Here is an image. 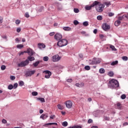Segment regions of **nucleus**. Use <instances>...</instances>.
<instances>
[{
  "label": "nucleus",
  "mask_w": 128,
  "mask_h": 128,
  "mask_svg": "<svg viewBox=\"0 0 128 128\" xmlns=\"http://www.w3.org/2000/svg\"><path fill=\"white\" fill-rule=\"evenodd\" d=\"M34 57L29 56L28 57V60H26L25 61L21 62L20 63L18 64V68H22L24 66H28V64H30V62H32V60H34Z\"/></svg>",
  "instance_id": "f257e3e1"
},
{
  "label": "nucleus",
  "mask_w": 128,
  "mask_h": 128,
  "mask_svg": "<svg viewBox=\"0 0 128 128\" xmlns=\"http://www.w3.org/2000/svg\"><path fill=\"white\" fill-rule=\"evenodd\" d=\"M108 86L110 88H118L120 86V84L117 80L112 79L109 81Z\"/></svg>",
  "instance_id": "f03ea898"
},
{
  "label": "nucleus",
  "mask_w": 128,
  "mask_h": 128,
  "mask_svg": "<svg viewBox=\"0 0 128 128\" xmlns=\"http://www.w3.org/2000/svg\"><path fill=\"white\" fill-rule=\"evenodd\" d=\"M96 6V10L98 12H102L104 8V4H100V2H98V4L95 5Z\"/></svg>",
  "instance_id": "7ed1b4c3"
},
{
  "label": "nucleus",
  "mask_w": 128,
  "mask_h": 128,
  "mask_svg": "<svg viewBox=\"0 0 128 128\" xmlns=\"http://www.w3.org/2000/svg\"><path fill=\"white\" fill-rule=\"evenodd\" d=\"M66 44H68V40L66 39L61 40L57 42V46L60 48L64 46H66Z\"/></svg>",
  "instance_id": "20e7f679"
},
{
  "label": "nucleus",
  "mask_w": 128,
  "mask_h": 128,
  "mask_svg": "<svg viewBox=\"0 0 128 128\" xmlns=\"http://www.w3.org/2000/svg\"><path fill=\"white\" fill-rule=\"evenodd\" d=\"M100 62H102L100 58H94L90 64L94 65V64H100Z\"/></svg>",
  "instance_id": "39448f33"
},
{
  "label": "nucleus",
  "mask_w": 128,
  "mask_h": 128,
  "mask_svg": "<svg viewBox=\"0 0 128 128\" xmlns=\"http://www.w3.org/2000/svg\"><path fill=\"white\" fill-rule=\"evenodd\" d=\"M64 104H66L67 108H72V102L70 100H67L64 102Z\"/></svg>",
  "instance_id": "423d86ee"
},
{
  "label": "nucleus",
  "mask_w": 128,
  "mask_h": 128,
  "mask_svg": "<svg viewBox=\"0 0 128 128\" xmlns=\"http://www.w3.org/2000/svg\"><path fill=\"white\" fill-rule=\"evenodd\" d=\"M96 4H98V1H95L90 6H86L85 7V9L86 10H92V8H94V6H96Z\"/></svg>",
  "instance_id": "0eeeda50"
},
{
  "label": "nucleus",
  "mask_w": 128,
  "mask_h": 128,
  "mask_svg": "<svg viewBox=\"0 0 128 128\" xmlns=\"http://www.w3.org/2000/svg\"><path fill=\"white\" fill-rule=\"evenodd\" d=\"M56 40H60L62 38V35L59 33H56L54 36Z\"/></svg>",
  "instance_id": "6e6552de"
},
{
  "label": "nucleus",
  "mask_w": 128,
  "mask_h": 128,
  "mask_svg": "<svg viewBox=\"0 0 128 128\" xmlns=\"http://www.w3.org/2000/svg\"><path fill=\"white\" fill-rule=\"evenodd\" d=\"M102 28L104 30H108L110 28V26L106 23L102 24Z\"/></svg>",
  "instance_id": "1a4fd4ad"
},
{
  "label": "nucleus",
  "mask_w": 128,
  "mask_h": 128,
  "mask_svg": "<svg viewBox=\"0 0 128 128\" xmlns=\"http://www.w3.org/2000/svg\"><path fill=\"white\" fill-rule=\"evenodd\" d=\"M43 72L46 74V78H50V76H52V72H50V70H45Z\"/></svg>",
  "instance_id": "9d476101"
},
{
  "label": "nucleus",
  "mask_w": 128,
  "mask_h": 128,
  "mask_svg": "<svg viewBox=\"0 0 128 128\" xmlns=\"http://www.w3.org/2000/svg\"><path fill=\"white\" fill-rule=\"evenodd\" d=\"M60 60V57L58 55H54L52 56L53 62H58Z\"/></svg>",
  "instance_id": "9b49d317"
},
{
  "label": "nucleus",
  "mask_w": 128,
  "mask_h": 128,
  "mask_svg": "<svg viewBox=\"0 0 128 128\" xmlns=\"http://www.w3.org/2000/svg\"><path fill=\"white\" fill-rule=\"evenodd\" d=\"M24 52H27V54H28L29 56H34V50L30 48H28L27 50V51H24Z\"/></svg>",
  "instance_id": "f8f14e48"
},
{
  "label": "nucleus",
  "mask_w": 128,
  "mask_h": 128,
  "mask_svg": "<svg viewBox=\"0 0 128 128\" xmlns=\"http://www.w3.org/2000/svg\"><path fill=\"white\" fill-rule=\"evenodd\" d=\"M36 70L30 71L26 72V76H32V74H34Z\"/></svg>",
  "instance_id": "ddd939ff"
},
{
  "label": "nucleus",
  "mask_w": 128,
  "mask_h": 128,
  "mask_svg": "<svg viewBox=\"0 0 128 128\" xmlns=\"http://www.w3.org/2000/svg\"><path fill=\"white\" fill-rule=\"evenodd\" d=\"M48 118V114H42L40 116V118H42V120H46Z\"/></svg>",
  "instance_id": "4468645a"
},
{
  "label": "nucleus",
  "mask_w": 128,
  "mask_h": 128,
  "mask_svg": "<svg viewBox=\"0 0 128 128\" xmlns=\"http://www.w3.org/2000/svg\"><path fill=\"white\" fill-rule=\"evenodd\" d=\"M76 86H78V88H82L84 86V82H82L80 84L76 83Z\"/></svg>",
  "instance_id": "2eb2a0df"
},
{
  "label": "nucleus",
  "mask_w": 128,
  "mask_h": 128,
  "mask_svg": "<svg viewBox=\"0 0 128 128\" xmlns=\"http://www.w3.org/2000/svg\"><path fill=\"white\" fill-rule=\"evenodd\" d=\"M63 30L66 32H70V30H72V28L68 26L64 27Z\"/></svg>",
  "instance_id": "dca6fc26"
},
{
  "label": "nucleus",
  "mask_w": 128,
  "mask_h": 128,
  "mask_svg": "<svg viewBox=\"0 0 128 128\" xmlns=\"http://www.w3.org/2000/svg\"><path fill=\"white\" fill-rule=\"evenodd\" d=\"M120 20H117L114 22V25L116 26H118L120 24Z\"/></svg>",
  "instance_id": "f3484780"
},
{
  "label": "nucleus",
  "mask_w": 128,
  "mask_h": 128,
  "mask_svg": "<svg viewBox=\"0 0 128 128\" xmlns=\"http://www.w3.org/2000/svg\"><path fill=\"white\" fill-rule=\"evenodd\" d=\"M52 124H56V126H58L57 123H48L44 125V126H52Z\"/></svg>",
  "instance_id": "a211bd4d"
},
{
  "label": "nucleus",
  "mask_w": 128,
  "mask_h": 128,
  "mask_svg": "<svg viewBox=\"0 0 128 128\" xmlns=\"http://www.w3.org/2000/svg\"><path fill=\"white\" fill-rule=\"evenodd\" d=\"M38 46L40 48H42V47L43 48H46V45H44V44L39 43L38 44Z\"/></svg>",
  "instance_id": "6ab92c4d"
},
{
  "label": "nucleus",
  "mask_w": 128,
  "mask_h": 128,
  "mask_svg": "<svg viewBox=\"0 0 128 128\" xmlns=\"http://www.w3.org/2000/svg\"><path fill=\"white\" fill-rule=\"evenodd\" d=\"M118 64V60H116V61H114L112 62L110 64L112 66H116V64Z\"/></svg>",
  "instance_id": "aec40b11"
},
{
  "label": "nucleus",
  "mask_w": 128,
  "mask_h": 128,
  "mask_svg": "<svg viewBox=\"0 0 128 128\" xmlns=\"http://www.w3.org/2000/svg\"><path fill=\"white\" fill-rule=\"evenodd\" d=\"M38 100H40V102H46V100H44V98H38Z\"/></svg>",
  "instance_id": "412c9836"
},
{
  "label": "nucleus",
  "mask_w": 128,
  "mask_h": 128,
  "mask_svg": "<svg viewBox=\"0 0 128 128\" xmlns=\"http://www.w3.org/2000/svg\"><path fill=\"white\" fill-rule=\"evenodd\" d=\"M38 64H40V61H37L33 64V66L35 68H36V66H38Z\"/></svg>",
  "instance_id": "4be33fe9"
},
{
  "label": "nucleus",
  "mask_w": 128,
  "mask_h": 128,
  "mask_svg": "<svg viewBox=\"0 0 128 128\" xmlns=\"http://www.w3.org/2000/svg\"><path fill=\"white\" fill-rule=\"evenodd\" d=\"M108 76H112L114 74V72L112 71H110L108 72Z\"/></svg>",
  "instance_id": "5701e85b"
},
{
  "label": "nucleus",
  "mask_w": 128,
  "mask_h": 128,
  "mask_svg": "<svg viewBox=\"0 0 128 128\" xmlns=\"http://www.w3.org/2000/svg\"><path fill=\"white\" fill-rule=\"evenodd\" d=\"M99 72L100 74H104V68H101L99 70Z\"/></svg>",
  "instance_id": "b1692460"
},
{
  "label": "nucleus",
  "mask_w": 128,
  "mask_h": 128,
  "mask_svg": "<svg viewBox=\"0 0 128 128\" xmlns=\"http://www.w3.org/2000/svg\"><path fill=\"white\" fill-rule=\"evenodd\" d=\"M104 4H105V6H110L112 4H110V2H104Z\"/></svg>",
  "instance_id": "393cba45"
},
{
  "label": "nucleus",
  "mask_w": 128,
  "mask_h": 128,
  "mask_svg": "<svg viewBox=\"0 0 128 128\" xmlns=\"http://www.w3.org/2000/svg\"><path fill=\"white\" fill-rule=\"evenodd\" d=\"M74 12H75L76 14H78V12H80V10H78V8H74Z\"/></svg>",
  "instance_id": "a878e982"
},
{
  "label": "nucleus",
  "mask_w": 128,
  "mask_h": 128,
  "mask_svg": "<svg viewBox=\"0 0 128 128\" xmlns=\"http://www.w3.org/2000/svg\"><path fill=\"white\" fill-rule=\"evenodd\" d=\"M110 48H111L112 50H115V51L116 50V48L114 46L112 45L110 46Z\"/></svg>",
  "instance_id": "bb28decb"
},
{
  "label": "nucleus",
  "mask_w": 128,
  "mask_h": 128,
  "mask_svg": "<svg viewBox=\"0 0 128 128\" xmlns=\"http://www.w3.org/2000/svg\"><path fill=\"white\" fill-rule=\"evenodd\" d=\"M17 48H24V45L20 44L16 46Z\"/></svg>",
  "instance_id": "cd10ccee"
},
{
  "label": "nucleus",
  "mask_w": 128,
  "mask_h": 128,
  "mask_svg": "<svg viewBox=\"0 0 128 128\" xmlns=\"http://www.w3.org/2000/svg\"><path fill=\"white\" fill-rule=\"evenodd\" d=\"M100 40H104V36L102 34H100Z\"/></svg>",
  "instance_id": "c85d7f7f"
},
{
  "label": "nucleus",
  "mask_w": 128,
  "mask_h": 128,
  "mask_svg": "<svg viewBox=\"0 0 128 128\" xmlns=\"http://www.w3.org/2000/svg\"><path fill=\"white\" fill-rule=\"evenodd\" d=\"M116 106H118L117 108H118V110H122V106H120V103L117 104Z\"/></svg>",
  "instance_id": "c756f323"
},
{
  "label": "nucleus",
  "mask_w": 128,
  "mask_h": 128,
  "mask_svg": "<svg viewBox=\"0 0 128 128\" xmlns=\"http://www.w3.org/2000/svg\"><path fill=\"white\" fill-rule=\"evenodd\" d=\"M68 128H82V126H70L68 127Z\"/></svg>",
  "instance_id": "7c9ffc66"
},
{
  "label": "nucleus",
  "mask_w": 128,
  "mask_h": 128,
  "mask_svg": "<svg viewBox=\"0 0 128 128\" xmlns=\"http://www.w3.org/2000/svg\"><path fill=\"white\" fill-rule=\"evenodd\" d=\"M122 60H125L126 62V60H128V56H122Z\"/></svg>",
  "instance_id": "2f4dec72"
},
{
  "label": "nucleus",
  "mask_w": 128,
  "mask_h": 128,
  "mask_svg": "<svg viewBox=\"0 0 128 128\" xmlns=\"http://www.w3.org/2000/svg\"><path fill=\"white\" fill-rule=\"evenodd\" d=\"M84 68L86 70H90V67L88 66H85Z\"/></svg>",
  "instance_id": "473e14b6"
},
{
  "label": "nucleus",
  "mask_w": 128,
  "mask_h": 128,
  "mask_svg": "<svg viewBox=\"0 0 128 128\" xmlns=\"http://www.w3.org/2000/svg\"><path fill=\"white\" fill-rule=\"evenodd\" d=\"M97 20H102V16H97Z\"/></svg>",
  "instance_id": "72a5a7b5"
},
{
  "label": "nucleus",
  "mask_w": 128,
  "mask_h": 128,
  "mask_svg": "<svg viewBox=\"0 0 128 128\" xmlns=\"http://www.w3.org/2000/svg\"><path fill=\"white\" fill-rule=\"evenodd\" d=\"M83 26H88V22H84Z\"/></svg>",
  "instance_id": "f704fd0d"
},
{
  "label": "nucleus",
  "mask_w": 128,
  "mask_h": 128,
  "mask_svg": "<svg viewBox=\"0 0 128 128\" xmlns=\"http://www.w3.org/2000/svg\"><path fill=\"white\" fill-rule=\"evenodd\" d=\"M14 88V86L12 84H10L8 86V90H12Z\"/></svg>",
  "instance_id": "c9c22d12"
},
{
  "label": "nucleus",
  "mask_w": 128,
  "mask_h": 128,
  "mask_svg": "<svg viewBox=\"0 0 128 128\" xmlns=\"http://www.w3.org/2000/svg\"><path fill=\"white\" fill-rule=\"evenodd\" d=\"M62 125L63 126H68V122H62Z\"/></svg>",
  "instance_id": "e433bc0d"
},
{
  "label": "nucleus",
  "mask_w": 128,
  "mask_h": 128,
  "mask_svg": "<svg viewBox=\"0 0 128 128\" xmlns=\"http://www.w3.org/2000/svg\"><path fill=\"white\" fill-rule=\"evenodd\" d=\"M24 84V82L22 81L19 82V86H22Z\"/></svg>",
  "instance_id": "4c0bfd02"
},
{
  "label": "nucleus",
  "mask_w": 128,
  "mask_h": 128,
  "mask_svg": "<svg viewBox=\"0 0 128 128\" xmlns=\"http://www.w3.org/2000/svg\"><path fill=\"white\" fill-rule=\"evenodd\" d=\"M43 60L44 62H48V56H44L43 58Z\"/></svg>",
  "instance_id": "58836bf2"
},
{
  "label": "nucleus",
  "mask_w": 128,
  "mask_h": 128,
  "mask_svg": "<svg viewBox=\"0 0 128 128\" xmlns=\"http://www.w3.org/2000/svg\"><path fill=\"white\" fill-rule=\"evenodd\" d=\"M126 98V94H123L121 96V98L122 100H125V98Z\"/></svg>",
  "instance_id": "ea45409f"
},
{
  "label": "nucleus",
  "mask_w": 128,
  "mask_h": 128,
  "mask_svg": "<svg viewBox=\"0 0 128 128\" xmlns=\"http://www.w3.org/2000/svg\"><path fill=\"white\" fill-rule=\"evenodd\" d=\"M18 83H15L14 84V86H13V88H18Z\"/></svg>",
  "instance_id": "a19ab883"
},
{
  "label": "nucleus",
  "mask_w": 128,
  "mask_h": 128,
  "mask_svg": "<svg viewBox=\"0 0 128 128\" xmlns=\"http://www.w3.org/2000/svg\"><path fill=\"white\" fill-rule=\"evenodd\" d=\"M74 24L75 25V26H78V22L76 20H74Z\"/></svg>",
  "instance_id": "79ce46f5"
},
{
  "label": "nucleus",
  "mask_w": 128,
  "mask_h": 128,
  "mask_svg": "<svg viewBox=\"0 0 128 128\" xmlns=\"http://www.w3.org/2000/svg\"><path fill=\"white\" fill-rule=\"evenodd\" d=\"M15 23L16 24H20V20H16Z\"/></svg>",
  "instance_id": "37998d69"
},
{
  "label": "nucleus",
  "mask_w": 128,
  "mask_h": 128,
  "mask_svg": "<svg viewBox=\"0 0 128 128\" xmlns=\"http://www.w3.org/2000/svg\"><path fill=\"white\" fill-rule=\"evenodd\" d=\"M6 66H4V65H2V66H1V70H6Z\"/></svg>",
  "instance_id": "c03bdc74"
},
{
  "label": "nucleus",
  "mask_w": 128,
  "mask_h": 128,
  "mask_svg": "<svg viewBox=\"0 0 128 128\" xmlns=\"http://www.w3.org/2000/svg\"><path fill=\"white\" fill-rule=\"evenodd\" d=\"M10 78L12 80H16V76H11Z\"/></svg>",
  "instance_id": "a18cd8bd"
},
{
  "label": "nucleus",
  "mask_w": 128,
  "mask_h": 128,
  "mask_svg": "<svg viewBox=\"0 0 128 128\" xmlns=\"http://www.w3.org/2000/svg\"><path fill=\"white\" fill-rule=\"evenodd\" d=\"M32 95L34 96H38V92H32Z\"/></svg>",
  "instance_id": "49530a36"
},
{
  "label": "nucleus",
  "mask_w": 128,
  "mask_h": 128,
  "mask_svg": "<svg viewBox=\"0 0 128 128\" xmlns=\"http://www.w3.org/2000/svg\"><path fill=\"white\" fill-rule=\"evenodd\" d=\"M20 30H22V28H16L17 32H20Z\"/></svg>",
  "instance_id": "de8ad7c7"
},
{
  "label": "nucleus",
  "mask_w": 128,
  "mask_h": 128,
  "mask_svg": "<svg viewBox=\"0 0 128 128\" xmlns=\"http://www.w3.org/2000/svg\"><path fill=\"white\" fill-rule=\"evenodd\" d=\"M58 110H62V105L58 104Z\"/></svg>",
  "instance_id": "09e8293b"
},
{
  "label": "nucleus",
  "mask_w": 128,
  "mask_h": 128,
  "mask_svg": "<svg viewBox=\"0 0 128 128\" xmlns=\"http://www.w3.org/2000/svg\"><path fill=\"white\" fill-rule=\"evenodd\" d=\"M24 16H26V18H30V14H28V12H26L24 14Z\"/></svg>",
  "instance_id": "8fccbe9b"
},
{
  "label": "nucleus",
  "mask_w": 128,
  "mask_h": 128,
  "mask_svg": "<svg viewBox=\"0 0 128 128\" xmlns=\"http://www.w3.org/2000/svg\"><path fill=\"white\" fill-rule=\"evenodd\" d=\"M124 16H119L118 17V20H124Z\"/></svg>",
  "instance_id": "3c124183"
},
{
  "label": "nucleus",
  "mask_w": 128,
  "mask_h": 128,
  "mask_svg": "<svg viewBox=\"0 0 128 128\" xmlns=\"http://www.w3.org/2000/svg\"><path fill=\"white\" fill-rule=\"evenodd\" d=\"M67 82H72V79L70 78V79H68L66 80Z\"/></svg>",
  "instance_id": "603ef678"
},
{
  "label": "nucleus",
  "mask_w": 128,
  "mask_h": 128,
  "mask_svg": "<svg viewBox=\"0 0 128 128\" xmlns=\"http://www.w3.org/2000/svg\"><path fill=\"white\" fill-rule=\"evenodd\" d=\"M114 16V14L110 12L108 14L109 16Z\"/></svg>",
  "instance_id": "864d4df0"
},
{
  "label": "nucleus",
  "mask_w": 128,
  "mask_h": 128,
  "mask_svg": "<svg viewBox=\"0 0 128 128\" xmlns=\"http://www.w3.org/2000/svg\"><path fill=\"white\" fill-rule=\"evenodd\" d=\"M88 124H92V119H89L88 121Z\"/></svg>",
  "instance_id": "5fc2aeb1"
},
{
  "label": "nucleus",
  "mask_w": 128,
  "mask_h": 128,
  "mask_svg": "<svg viewBox=\"0 0 128 128\" xmlns=\"http://www.w3.org/2000/svg\"><path fill=\"white\" fill-rule=\"evenodd\" d=\"M50 36H54V32H52L50 33Z\"/></svg>",
  "instance_id": "6e6d98bb"
},
{
  "label": "nucleus",
  "mask_w": 128,
  "mask_h": 128,
  "mask_svg": "<svg viewBox=\"0 0 128 128\" xmlns=\"http://www.w3.org/2000/svg\"><path fill=\"white\" fill-rule=\"evenodd\" d=\"M79 57L80 58H82H82H84V55H82V54H79Z\"/></svg>",
  "instance_id": "4d7b16f0"
},
{
  "label": "nucleus",
  "mask_w": 128,
  "mask_h": 128,
  "mask_svg": "<svg viewBox=\"0 0 128 128\" xmlns=\"http://www.w3.org/2000/svg\"><path fill=\"white\" fill-rule=\"evenodd\" d=\"M2 124H6V122H7L6 120L5 119H3L2 120Z\"/></svg>",
  "instance_id": "13d9d810"
},
{
  "label": "nucleus",
  "mask_w": 128,
  "mask_h": 128,
  "mask_svg": "<svg viewBox=\"0 0 128 128\" xmlns=\"http://www.w3.org/2000/svg\"><path fill=\"white\" fill-rule=\"evenodd\" d=\"M50 118H52V120H54V118H56V116L54 115V116H50Z\"/></svg>",
  "instance_id": "bf43d9fd"
},
{
  "label": "nucleus",
  "mask_w": 128,
  "mask_h": 128,
  "mask_svg": "<svg viewBox=\"0 0 128 128\" xmlns=\"http://www.w3.org/2000/svg\"><path fill=\"white\" fill-rule=\"evenodd\" d=\"M122 16H123L124 18H128V15L124 14V15H123Z\"/></svg>",
  "instance_id": "052dcab7"
},
{
  "label": "nucleus",
  "mask_w": 128,
  "mask_h": 128,
  "mask_svg": "<svg viewBox=\"0 0 128 128\" xmlns=\"http://www.w3.org/2000/svg\"><path fill=\"white\" fill-rule=\"evenodd\" d=\"M104 120H110V118L106 116L104 118Z\"/></svg>",
  "instance_id": "680f3d73"
},
{
  "label": "nucleus",
  "mask_w": 128,
  "mask_h": 128,
  "mask_svg": "<svg viewBox=\"0 0 128 128\" xmlns=\"http://www.w3.org/2000/svg\"><path fill=\"white\" fill-rule=\"evenodd\" d=\"M16 42H20V40L18 39V38H16Z\"/></svg>",
  "instance_id": "e2e57ef3"
},
{
  "label": "nucleus",
  "mask_w": 128,
  "mask_h": 128,
  "mask_svg": "<svg viewBox=\"0 0 128 128\" xmlns=\"http://www.w3.org/2000/svg\"><path fill=\"white\" fill-rule=\"evenodd\" d=\"M96 32H98V30H96V29L94 30V34H96Z\"/></svg>",
  "instance_id": "0e129e2a"
},
{
  "label": "nucleus",
  "mask_w": 128,
  "mask_h": 128,
  "mask_svg": "<svg viewBox=\"0 0 128 128\" xmlns=\"http://www.w3.org/2000/svg\"><path fill=\"white\" fill-rule=\"evenodd\" d=\"M2 38H4V40H6V38H8L6 37V36H2Z\"/></svg>",
  "instance_id": "69168bd1"
},
{
  "label": "nucleus",
  "mask_w": 128,
  "mask_h": 128,
  "mask_svg": "<svg viewBox=\"0 0 128 128\" xmlns=\"http://www.w3.org/2000/svg\"><path fill=\"white\" fill-rule=\"evenodd\" d=\"M44 112V110H40V114H42Z\"/></svg>",
  "instance_id": "338daca9"
},
{
  "label": "nucleus",
  "mask_w": 128,
  "mask_h": 128,
  "mask_svg": "<svg viewBox=\"0 0 128 128\" xmlns=\"http://www.w3.org/2000/svg\"><path fill=\"white\" fill-rule=\"evenodd\" d=\"M98 128V126H92L91 128Z\"/></svg>",
  "instance_id": "774afa93"
}]
</instances>
